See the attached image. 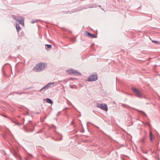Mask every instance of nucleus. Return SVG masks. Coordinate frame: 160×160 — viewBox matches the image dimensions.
I'll return each instance as SVG.
<instances>
[{"mask_svg":"<svg viewBox=\"0 0 160 160\" xmlns=\"http://www.w3.org/2000/svg\"><path fill=\"white\" fill-rule=\"evenodd\" d=\"M54 84V82H50L48 84L44 86L43 88H42L40 90V91H42L43 89L47 88L50 86L51 85L53 84Z\"/></svg>","mask_w":160,"mask_h":160,"instance_id":"0eeeda50","label":"nucleus"},{"mask_svg":"<svg viewBox=\"0 0 160 160\" xmlns=\"http://www.w3.org/2000/svg\"><path fill=\"white\" fill-rule=\"evenodd\" d=\"M67 72L70 74H73L75 75H77L80 74L79 72L76 70H73V69H69L67 71Z\"/></svg>","mask_w":160,"mask_h":160,"instance_id":"39448f33","label":"nucleus"},{"mask_svg":"<svg viewBox=\"0 0 160 160\" xmlns=\"http://www.w3.org/2000/svg\"><path fill=\"white\" fill-rule=\"evenodd\" d=\"M36 21H35V22H33V21H32V23H34V22H36Z\"/></svg>","mask_w":160,"mask_h":160,"instance_id":"aec40b11","label":"nucleus"},{"mask_svg":"<svg viewBox=\"0 0 160 160\" xmlns=\"http://www.w3.org/2000/svg\"><path fill=\"white\" fill-rule=\"evenodd\" d=\"M150 140L151 141H152V137H150Z\"/></svg>","mask_w":160,"mask_h":160,"instance_id":"a211bd4d","label":"nucleus"},{"mask_svg":"<svg viewBox=\"0 0 160 160\" xmlns=\"http://www.w3.org/2000/svg\"><path fill=\"white\" fill-rule=\"evenodd\" d=\"M16 29L18 32L20 30V28L19 25L17 23H16Z\"/></svg>","mask_w":160,"mask_h":160,"instance_id":"6e6552de","label":"nucleus"},{"mask_svg":"<svg viewBox=\"0 0 160 160\" xmlns=\"http://www.w3.org/2000/svg\"><path fill=\"white\" fill-rule=\"evenodd\" d=\"M132 91L135 93V95L139 98H142L145 97L143 93L139 91L138 89L134 88H132Z\"/></svg>","mask_w":160,"mask_h":160,"instance_id":"f03ea898","label":"nucleus"},{"mask_svg":"<svg viewBox=\"0 0 160 160\" xmlns=\"http://www.w3.org/2000/svg\"><path fill=\"white\" fill-rule=\"evenodd\" d=\"M149 136L150 137H153V135L151 131H150Z\"/></svg>","mask_w":160,"mask_h":160,"instance_id":"4468645a","label":"nucleus"},{"mask_svg":"<svg viewBox=\"0 0 160 160\" xmlns=\"http://www.w3.org/2000/svg\"><path fill=\"white\" fill-rule=\"evenodd\" d=\"M46 67V64L42 63H39L36 65L33 68V70L37 72H40L44 69Z\"/></svg>","mask_w":160,"mask_h":160,"instance_id":"f257e3e1","label":"nucleus"},{"mask_svg":"<svg viewBox=\"0 0 160 160\" xmlns=\"http://www.w3.org/2000/svg\"><path fill=\"white\" fill-rule=\"evenodd\" d=\"M85 35L88 37H89L90 35V33L88 32H85Z\"/></svg>","mask_w":160,"mask_h":160,"instance_id":"9d476101","label":"nucleus"},{"mask_svg":"<svg viewBox=\"0 0 160 160\" xmlns=\"http://www.w3.org/2000/svg\"><path fill=\"white\" fill-rule=\"evenodd\" d=\"M46 46L48 48H50L52 47V46L51 45L47 44Z\"/></svg>","mask_w":160,"mask_h":160,"instance_id":"2eb2a0df","label":"nucleus"},{"mask_svg":"<svg viewBox=\"0 0 160 160\" xmlns=\"http://www.w3.org/2000/svg\"><path fill=\"white\" fill-rule=\"evenodd\" d=\"M97 76L96 74L91 75L88 78V81H93L97 80Z\"/></svg>","mask_w":160,"mask_h":160,"instance_id":"20e7f679","label":"nucleus"},{"mask_svg":"<svg viewBox=\"0 0 160 160\" xmlns=\"http://www.w3.org/2000/svg\"><path fill=\"white\" fill-rule=\"evenodd\" d=\"M99 7H101V6H100V5H99Z\"/></svg>","mask_w":160,"mask_h":160,"instance_id":"412c9836","label":"nucleus"},{"mask_svg":"<svg viewBox=\"0 0 160 160\" xmlns=\"http://www.w3.org/2000/svg\"><path fill=\"white\" fill-rule=\"evenodd\" d=\"M152 42H155L156 43H158V42L156 41H152Z\"/></svg>","mask_w":160,"mask_h":160,"instance_id":"6ab92c4d","label":"nucleus"},{"mask_svg":"<svg viewBox=\"0 0 160 160\" xmlns=\"http://www.w3.org/2000/svg\"><path fill=\"white\" fill-rule=\"evenodd\" d=\"M46 100L47 102L48 103H50V104H52L53 103V102L52 101V100L49 98H47L46 99Z\"/></svg>","mask_w":160,"mask_h":160,"instance_id":"1a4fd4ad","label":"nucleus"},{"mask_svg":"<svg viewBox=\"0 0 160 160\" xmlns=\"http://www.w3.org/2000/svg\"><path fill=\"white\" fill-rule=\"evenodd\" d=\"M12 18H13L14 19H15V20L17 21H18V19H19L18 18H16V16H14V15H12Z\"/></svg>","mask_w":160,"mask_h":160,"instance_id":"9b49d317","label":"nucleus"},{"mask_svg":"<svg viewBox=\"0 0 160 160\" xmlns=\"http://www.w3.org/2000/svg\"><path fill=\"white\" fill-rule=\"evenodd\" d=\"M97 107L105 111L108 110L107 106L105 103L98 104L97 105Z\"/></svg>","mask_w":160,"mask_h":160,"instance_id":"7ed1b4c3","label":"nucleus"},{"mask_svg":"<svg viewBox=\"0 0 160 160\" xmlns=\"http://www.w3.org/2000/svg\"><path fill=\"white\" fill-rule=\"evenodd\" d=\"M18 22L21 25L23 26H24V18L22 16L18 17Z\"/></svg>","mask_w":160,"mask_h":160,"instance_id":"423d86ee","label":"nucleus"},{"mask_svg":"<svg viewBox=\"0 0 160 160\" xmlns=\"http://www.w3.org/2000/svg\"><path fill=\"white\" fill-rule=\"evenodd\" d=\"M15 93H16V94H22L24 93L23 92H21L19 93H18V92H15Z\"/></svg>","mask_w":160,"mask_h":160,"instance_id":"f3484780","label":"nucleus"},{"mask_svg":"<svg viewBox=\"0 0 160 160\" xmlns=\"http://www.w3.org/2000/svg\"><path fill=\"white\" fill-rule=\"evenodd\" d=\"M59 137H62V138L60 139H58V140H61L62 139V136L61 135V134H60V135H59L58 136Z\"/></svg>","mask_w":160,"mask_h":160,"instance_id":"dca6fc26","label":"nucleus"},{"mask_svg":"<svg viewBox=\"0 0 160 160\" xmlns=\"http://www.w3.org/2000/svg\"><path fill=\"white\" fill-rule=\"evenodd\" d=\"M89 37H93V38H95L96 37L95 36H94V35L93 34H92L91 33H90V35L89 36Z\"/></svg>","mask_w":160,"mask_h":160,"instance_id":"f8f14e48","label":"nucleus"},{"mask_svg":"<svg viewBox=\"0 0 160 160\" xmlns=\"http://www.w3.org/2000/svg\"><path fill=\"white\" fill-rule=\"evenodd\" d=\"M150 124H149L148 125V126L150 127Z\"/></svg>","mask_w":160,"mask_h":160,"instance_id":"4be33fe9","label":"nucleus"},{"mask_svg":"<svg viewBox=\"0 0 160 160\" xmlns=\"http://www.w3.org/2000/svg\"><path fill=\"white\" fill-rule=\"evenodd\" d=\"M138 111L140 113H142L143 115L146 116V114L143 111L140 110H138Z\"/></svg>","mask_w":160,"mask_h":160,"instance_id":"ddd939ff","label":"nucleus"}]
</instances>
